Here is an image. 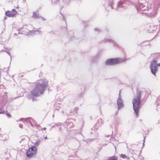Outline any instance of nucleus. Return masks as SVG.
Here are the masks:
<instances>
[{
	"label": "nucleus",
	"mask_w": 160,
	"mask_h": 160,
	"mask_svg": "<svg viewBox=\"0 0 160 160\" xmlns=\"http://www.w3.org/2000/svg\"><path fill=\"white\" fill-rule=\"evenodd\" d=\"M148 15L149 17H152L155 16L156 15V11H153L152 12H151V13H148Z\"/></svg>",
	"instance_id": "nucleus-14"
},
{
	"label": "nucleus",
	"mask_w": 160,
	"mask_h": 160,
	"mask_svg": "<svg viewBox=\"0 0 160 160\" xmlns=\"http://www.w3.org/2000/svg\"><path fill=\"white\" fill-rule=\"evenodd\" d=\"M117 102L118 109L124 107L123 101L121 99V97L120 96V91L119 92V95Z\"/></svg>",
	"instance_id": "nucleus-6"
},
{
	"label": "nucleus",
	"mask_w": 160,
	"mask_h": 160,
	"mask_svg": "<svg viewBox=\"0 0 160 160\" xmlns=\"http://www.w3.org/2000/svg\"><path fill=\"white\" fill-rule=\"evenodd\" d=\"M48 81L45 79L40 80L35 85L34 88L31 91L33 96L38 97L42 94L48 86Z\"/></svg>",
	"instance_id": "nucleus-1"
},
{
	"label": "nucleus",
	"mask_w": 160,
	"mask_h": 160,
	"mask_svg": "<svg viewBox=\"0 0 160 160\" xmlns=\"http://www.w3.org/2000/svg\"><path fill=\"white\" fill-rule=\"evenodd\" d=\"M70 124L72 126H73V124L72 122H70Z\"/></svg>",
	"instance_id": "nucleus-29"
},
{
	"label": "nucleus",
	"mask_w": 160,
	"mask_h": 160,
	"mask_svg": "<svg viewBox=\"0 0 160 160\" xmlns=\"http://www.w3.org/2000/svg\"><path fill=\"white\" fill-rule=\"evenodd\" d=\"M95 30L96 31H99V29H98V28H95Z\"/></svg>",
	"instance_id": "nucleus-28"
},
{
	"label": "nucleus",
	"mask_w": 160,
	"mask_h": 160,
	"mask_svg": "<svg viewBox=\"0 0 160 160\" xmlns=\"http://www.w3.org/2000/svg\"><path fill=\"white\" fill-rule=\"evenodd\" d=\"M2 46V44H0V46Z\"/></svg>",
	"instance_id": "nucleus-37"
},
{
	"label": "nucleus",
	"mask_w": 160,
	"mask_h": 160,
	"mask_svg": "<svg viewBox=\"0 0 160 160\" xmlns=\"http://www.w3.org/2000/svg\"><path fill=\"white\" fill-rule=\"evenodd\" d=\"M40 140H38V141H37L36 142L34 143V145L36 146L38 145L40 143Z\"/></svg>",
	"instance_id": "nucleus-20"
},
{
	"label": "nucleus",
	"mask_w": 160,
	"mask_h": 160,
	"mask_svg": "<svg viewBox=\"0 0 160 160\" xmlns=\"http://www.w3.org/2000/svg\"><path fill=\"white\" fill-rule=\"evenodd\" d=\"M128 1L126 0H120L118 4V7L116 9H117L118 7H121L125 6L124 5L127 4L128 3Z\"/></svg>",
	"instance_id": "nucleus-8"
},
{
	"label": "nucleus",
	"mask_w": 160,
	"mask_h": 160,
	"mask_svg": "<svg viewBox=\"0 0 160 160\" xmlns=\"http://www.w3.org/2000/svg\"><path fill=\"white\" fill-rule=\"evenodd\" d=\"M1 112V111H0V112Z\"/></svg>",
	"instance_id": "nucleus-41"
},
{
	"label": "nucleus",
	"mask_w": 160,
	"mask_h": 160,
	"mask_svg": "<svg viewBox=\"0 0 160 160\" xmlns=\"http://www.w3.org/2000/svg\"><path fill=\"white\" fill-rule=\"evenodd\" d=\"M145 5L144 4H143L142 3H138V4H137L136 6V8L138 10V11H141L142 10V9H141V8H143V6H144Z\"/></svg>",
	"instance_id": "nucleus-10"
},
{
	"label": "nucleus",
	"mask_w": 160,
	"mask_h": 160,
	"mask_svg": "<svg viewBox=\"0 0 160 160\" xmlns=\"http://www.w3.org/2000/svg\"><path fill=\"white\" fill-rule=\"evenodd\" d=\"M63 19H64V17H63Z\"/></svg>",
	"instance_id": "nucleus-38"
},
{
	"label": "nucleus",
	"mask_w": 160,
	"mask_h": 160,
	"mask_svg": "<svg viewBox=\"0 0 160 160\" xmlns=\"http://www.w3.org/2000/svg\"><path fill=\"white\" fill-rule=\"evenodd\" d=\"M113 2H112L109 3V6L108 7L109 8H110L112 9L114 8L113 7Z\"/></svg>",
	"instance_id": "nucleus-17"
},
{
	"label": "nucleus",
	"mask_w": 160,
	"mask_h": 160,
	"mask_svg": "<svg viewBox=\"0 0 160 160\" xmlns=\"http://www.w3.org/2000/svg\"><path fill=\"white\" fill-rule=\"evenodd\" d=\"M6 115L8 117L10 118L11 117V115H10V114L9 113H7Z\"/></svg>",
	"instance_id": "nucleus-25"
},
{
	"label": "nucleus",
	"mask_w": 160,
	"mask_h": 160,
	"mask_svg": "<svg viewBox=\"0 0 160 160\" xmlns=\"http://www.w3.org/2000/svg\"><path fill=\"white\" fill-rule=\"evenodd\" d=\"M124 61L122 58H110L108 59L105 62L107 65H114L122 62Z\"/></svg>",
	"instance_id": "nucleus-3"
},
{
	"label": "nucleus",
	"mask_w": 160,
	"mask_h": 160,
	"mask_svg": "<svg viewBox=\"0 0 160 160\" xmlns=\"http://www.w3.org/2000/svg\"><path fill=\"white\" fill-rule=\"evenodd\" d=\"M121 157L123 158H126L127 157L125 154H121L120 155Z\"/></svg>",
	"instance_id": "nucleus-21"
},
{
	"label": "nucleus",
	"mask_w": 160,
	"mask_h": 160,
	"mask_svg": "<svg viewBox=\"0 0 160 160\" xmlns=\"http://www.w3.org/2000/svg\"><path fill=\"white\" fill-rule=\"evenodd\" d=\"M47 138H47V136H46V137H44V139H47Z\"/></svg>",
	"instance_id": "nucleus-33"
},
{
	"label": "nucleus",
	"mask_w": 160,
	"mask_h": 160,
	"mask_svg": "<svg viewBox=\"0 0 160 160\" xmlns=\"http://www.w3.org/2000/svg\"><path fill=\"white\" fill-rule=\"evenodd\" d=\"M11 12H12L14 14V15H15L17 14V11L15 9H13Z\"/></svg>",
	"instance_id": "nucleus-23"
},
{
	"label": "nucleus",
	"mask_w": 160,
	"mask_h": 160,
	"mask_svg": "<svg viewBox=\"0 0 160 160\" xmlns=\"http://www.w3.org/2000/svg\"><path fill=\"white\" fill-rule=\"evenodd\" d=\"M106 42H110L113 44V45L115 46H117V43L115 42L113 40L109 39H106L105 40Z\"/></svg>",
	"instance_id": "nucleus-12"
},
{
	"label": "nucleus",
	"mask_w": 160,
	"mask_h": 160,
	"mask_svg": "<svg viewBox=\"0 0 160 160\" xmlns=\"http://www.w3.org/2000/svg\"><path fill=\"white\" fill-rule=\"evenodd\" d=\"M118 158L115 156H113L110 157L107 160H117Z\"/></svg>",
	"instance_id": "nucleus-15"
},
{
	"label": "nucleus",
	"mask_w": 160,
	"mask_h": 160,
	"mask_svg": "<svg viewBox=\"0 0 160 160\" xmlns=\"http://www.w3.org/2000/svg\"><path fill=\"white\" fill-rule=\"evenodd\" d=\"M46 128H43V129H43V130H46Z\"/></svg>",
	"instance_id": "nucleus-31"
},
{
	"label": "nucleus",
	"mask_w": 160,
	"mask_h": 160,
	"mask_svg": "<svg viewBox=\"0 0 160 160\" xmlns=\"http://www.w3.org/2000/svg\"><path fill=\"white\" fill-rule=\"evenodd\" d=\"M32 17L34 18H40V16H39L36 13L34 12L33 14V15L32 16Z\"/></svg>",
	"instance_id": "nucleus-16"
},
{
	"label": "nucleus",
	"mask_w": 160,
	"mask_h": 160,
	"mask_svg": "<svg viewBox=\"0 0 160 160\" xmlns=\"http://www.w3.org/2000/svg\"><path fill=\"white\" fill-rule=\"evenodd\" d=\"M33 32H35V34H41L42 33V32L39 30H34L33 31Z\"/></svg>",
	"instance_id": "nucleus-18"
},
{
	"label": "nucleus",
	"mask_w": 160,
	"mask_h": 160,
	"mask_svg": "<svg viewBox=\"0 0 160 160\" xmlns=\"http://www.w3.org/2000/svg\"><path fill=\"white\" fill-rule=\"evenodd\" d=\"M54 114H53V115H52V117H54Z\"/></svg>",
	"instance_id": "nucleus-36"
},
{
	"label": "nucleus",
	"mask_w": 160,
	"mask_h": 160,
	"mask_svg": "<svg viewBox=\"0 0 160 160\" xmlns=\"http://www.w3.org/2000/svg\"><path fill=\"white\" fill-rule=\"evenodd\" d=\"M22 124H20L19 125V127L20 128H22Z\"/></svg>",
	"instance_id": "nucleus-27"
},
{
	"label": "nucleus",
	"mask_w": 160,
	"mask_h": 160,
	"mask_svg": "<svg viewBox=\"0 0 160 160\" xmlns=\"http://www.w3.org/2000/svg\"><path fill=\"white\" fill-rule=\"evenodd\" d=\"M59 0H52V2L53 4L57 3Z\"/></svg>",
	"instance_id": "nucleus-22"
},
{
	"label": "nucleus",
	"mask_w": 160,
	"mask_h": 160,
	"mask_svg": "<svg viewBox=\"0 0 160 160\" xmlns=\"http://www.w3.org/2000/svg\"><path fill=\"white\" fill-rule=\"evenodd\" d=\"M140 12L141 13H147V12Z\"/></svg>",
	"instance_id": "nucleus-34"
},
{
	"label": "nucleus",
	"mask_w": 160,
	"mask_h": 160,
	"mask_svg": "<svg viewBox=\"0 0 160 160\" xmlns=\"http://www.w3.org/2000/svg\"><path fill=\"white\" fill-rule=\"evenodd\" d=\"M106 9L108 11H109L110 10L108 8V7L106 8Z\"/></svg>",
	"instance_id": "nucleus-30"
},
{
	"label": "nucleus",
	"mask_w": 160,
	"mask_h": 160,
	"mask_svg": "<svg viewBox=\"0 0 160 160\" xmlns=\"http://www.w3.org/2000/svg\"><path fill=\"white\" fill-rule=\"evenodd\" d=\"M104 121L101 119L99 118L98 119L96 124V128H97V127H99L103 123Z\"/></svg>",
	"instance_id": "nucleus-9"
},
{
	"label": "nucleus",
	"mask_w": 160,
	"mask_h": 160,
	"mask_svg": "<svg viewBox=\"0 0 160 160\" xmlns=\"http://www.w3.org/2000/svg\"><path fill=\"white\" fill-rule=\"evenodd\" d=\"M5 14L6 16L10 17H13L15 16L13 12L9 11L6 12L5 13Z\"/></svg>",
	"instance_id": "nucleus-11"
},
{
	"label": "nucleus",
	"mask_w": 160,
	"mask_h": 160,
	"mask_svg": "<svg viewBox=\"0 0 160 160\" xmlns=\"http://www.w3.org/2000/svg\"><path fill=\"white\" fill-rule=\"evenodd\" d=\"M108 137H110V136H109H109H108Z\"/></svg>",
	"instance_id": "nucleus-40"
},
{
	"label": "nucleus",
	"mask_w": 160,
	"mask_h": 160,
	"mask_svg": "<svg viewBox=\"0 0 160 160\" xmlns=\"http://www.w3.org/2000/svg\"><path fill=\"white\" fill-rule=\"evenodd\" d=\"M141 9H142L141 11H144L148 9V7L147 6L145 5L144 6H143V8H142Z\"/></svg>",
	"instance_id": "nucleus-19"
},
{
	"label": "nucleus",
	"mask_w": 160,
	"mask_h": 160,
	"mask_svg": "<svg viewBox=\"0 0 160 160\" xmlns=\"http://www.w3.org/2000/svg\"><path fill=\"white\" fill-rule=\"evenodd\" d=\"M6 18H7V17H5V18H4V19H5V20H6Z\"/></svg>",
	"instance_id": "nucleus-35"
},
{
	"label": "nucleus",
	"mask_w": 160,
	"mask_h": 160,
	"mask_svg": "<svg viewBox=\"0 0 160 160\" xmlns=\"http://www.w3.org/2000/svg\"><path fill=\"white\" fill-rule=\"evenodd\" d=\"M36 150L37 149L35 147L32 146L29 148L27 152V156L29 158H31L33 157L36 154Z\"/></svg>",
	"instance_id": "nucleus-5"
},
{
	"label": "nucleus",
	"mask_w": 160,
	"mask_h": 160,
	"mask_svg": "<svg viewBox=\"0 0 160 160\" xmlns=\"http://www.w3.org/2000/svg\"><path fill=\"white\" fill-rule=\"evenodd\" d=\"M158 106V104L157 105V106Z\"/></svg>",
	"instance_id": "nucleus-39"
},
{
	"label": "nucleus",
	"mask_w": 160,
	"mask_h": 160,
	"mask_svg": "<svg viewBox=\"0 0 160 160\" xmlns=\"http://www.w3.org/2000/svg\"><path fill=\"white\" fill-rule=\"evenodd\" d=\"M5 112V111H2L0 112V114H4Z\"/></svg>",
	"instance_id": "nucleus-26"
},
{
	"label": "nucleus",
	"mask_w": 160,
	"mask_h": 160,
	"mask_svg": "<svg viewBox=\"0 0 160 160\" xmlns=\"http://www.w3.org/2000/svg\"><path fill=\"white\" fill-rule=\"evenodd\" d=\"M145 138H144V139L143 140V145H144V142H145Z\"/></svg>",
	"instance_id": "nucleus-32"
},
{
	"label": "nucleus",
	"mask_w": 160,
	"mask_h": 160,
	"mask_svg": "<svg viewBox=\"0 0 160 160\" xmlns=\"http://www.w3.org/2000/svg\"><path fill=\"white\" fill-rule=\"evenodd\" d=\"M141 92H138L137 96L134 97L132 101L133 109L137 117L138 116V112L140 108L139 105L141 103Z\"/></svg>",
	"instance_id": "nucleus-2"
},
{
	"label": "nucleus",
	"mask_w": 160,
	"mask_h": 160,
	"mask_svg": "<svg viewBox=\"0 0 160 160\" xmlns=\"http://www.w3.org/2000/svg\"><path fill=\"white\" fill-rule=\"evenodd\" d=\"M4 49H6V50H2L1 51V52H7L9 55V56H11V55L10 54V52H9V50H11V48L8 49V48H6L5 47H4Z\"/></svg>",
	"instance_id": "nucleus-13"
},
{
	"label": "nucleus",
	"mask_w": 160,
	"mask_h": 160,
	"mask_svg": "<svg viewBox=\"0 0 160 160\" xmlns=\"http://www.w3.org/2000/svg\"><path fill=\"white\" fill-rule=\"evenodd\" d=\"M78 110V107H76L75 108L74 110L76 112V113L77 112V111Z\"/></svg>",
	"instance_id": "nucleus-24"
},
{
	"label": "nucleus",
	"mask_w": 160,
	"mask_h": 160,
	"mask_svg": "<svg viewBox=\"0 0 160 160\" xmlns=\"http://www.w3.org/2000/svg\"><path fill=\"white\" fill-rule=\"evenodd\" d=\"M20 120L22 121L23 122L25 121L27 123H29L32 126V122H34V119L31 118H22L20 119Z\"/></svg>",
	"instance_id": "nucleus-7"
},
{
	"label": "nucleus",
	"mask_w": 160,
	"mask_h": 160,
	"mask_svg": "<svg viewBox=\"0 0 160 160\" xmlns=\"http://www.w3.org/2000/svg\"><path fill=\"white\" fill-rule=\"evenodd\" d=\"M160 66V63L157 64V61L156 60H153L151 62L150 65V68L151 72L152 74L155 76L156 73L158 71V67Z\"/></svg>",
	"instance_id": "nucleus-4"
}]
</instances>
